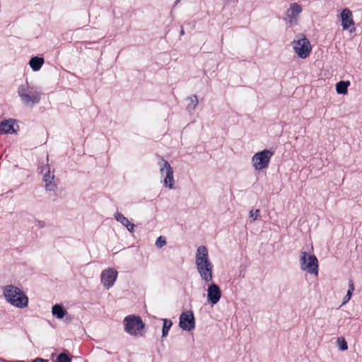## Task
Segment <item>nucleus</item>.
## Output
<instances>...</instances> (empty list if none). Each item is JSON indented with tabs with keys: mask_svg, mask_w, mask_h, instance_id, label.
<instances>
[{
	"mask_svg": "<svg viewBox=\"0 0 362 362\" xmlns=\"http://www.w3.org/2000/svg\"><path fill=\"white\" fill-rule=\"evenodd\" d=\"M57 362H71V358L65 353H62L57 356Z\"/></svg>",
	"mask_w": 362,
	"mask_h": 362,
	"instance_id": "21",
	"label": "nucleus"
},
{
	"mask_svg": "<svg viewBox=\"0 0 362 362\" xmlns=\"http://www.w3.org/2000/svg\"><path fill=\"white\" fill-rule=\"evenodd\" d=\"M293 47L297 55L302 59L307 58L312 50L310 41L304 35L298 36V39L293 42Z\"/></svg>",
	"mask_w": 362,
	"mask_h": 362,
	"instance_id": "7",
	"label": "nucleus"
},
{
	"mask_svg": "<svg viewBox=\"0 0 362 362\" xmlns=\"http://www.w3.org/2000/svg\"><path fill=\"white\" fill-rule=\"evenodd\" d=\"M56 187L55 184L52 181L45 183V189L48 191H54Z\"/></svg>",
	"mask_w": 362,
	"mask_h": 362,
	"instance_id": "23",
	"label": "nucleus"
},
{
	"mask_svg": "<svg viewBox=\"0 0 362 362\" xmlns=\"http://www.w3.org/2000/svg\"><path fill=\"white\" fill-rule=\"evenodd\" d=\"M180 33H181V35H184V30H183V28H182L181 31H180Z\"/></svg>",
	"mask_w": 362,
	"mask_h": 362,
	"instance_id": "31",
	"label": "nucleus"
},
{
	"mask_svg": "<svg viewBox=\"0 0 362 362\" xmlns=\"http://www.w3.org/2000/svg\"><path fill=\"white\" fill-rule=\"evenodd\" d=\"M195 264L201 279L206 283L212 281L214 265L209 259L206 246L198 247L195 255Z\"/></svg>",
	"mask_w": 362,
	"mask_h": 362,
	"instance_id": "1",
	"label": "nucleus"
},
{
	"mask_svg": "<svg viewBox=\"0 0 362 362\" xmlns=\"http://www.w3.org/2000/svg\"><path fill=\"white\" fill-rule=\"evenodd\" d=\"M117 277V272L115 269L112 268L105 269L101 274V283L105 287L110 288L114 285Z\"/></svg>",
	"mask_w": 362,
	"mask_h": 362,
	"instance_id": "10",
	"label": "nucleus"
},
{
	"mask_svg": "<svg viewBox=\"0 0 362 362\" xmlns=\"http://www.w3.org/2000/svg\"><path fill=\"white\" fill-rule=\"evenodd\" d=\"M165 244H166V238L164 236H159L156 241V245L158 248H161Z\"/></svg>",
	"mask_w": 362,
	"mask_h": 362,
	"instance_id": "22",
	"label": "nucleus"
},
{
	"mask_svg": "<svg viewBox=\"0 0 362 362\" xmlns=\"http://www.w3.org/2000/svg\"><path fill=\"white\" fill-rule=\"evenodd\" d=\"M180 327L184 329L190 331L195 327V319L192 310L182 313L180 316Z\"/></svg>",
	"mask_w": 362,
	"mask_h": 362,
	"instance_id": "9",
	"label": "nucleus"
},
{
	"mask_svg": "<svg viewBox=\"0 0 362 362\" xmlns=\"http://www.w3.org/2000/svg\"><path fill=\"white\" fill-rule=\"evenodd\" d=\"M115 219L120 222L123 226H124L128 230L132 232L134 228V225L127 218H126L123 214L119 212H117L115 214Z\"/></svg>",
	"mask_w": 362,
	"mask_h": 362,
	"instance_id": "14",
	"label": "nucleus"
},
{
	"mask_svg": "<svg viewBox=\"0 0 362 362\" xmlns=\"http://www.w3.org/2000/svg\"><path fill=\"white\" fill-rule=\"evenodd\" d=\"M349 86V81H341L336 84V91L339 94H346Z\"/></svg>",
	"mask_w": 362,
	"mask_h": 362,
	"instance_id": "17",
	"label": "nucleus"
},
{
	"mask_svg": "<svg viewBox=\"0 0 362 362\" xmlns=\"http://www.w3.org/2000/svg\"><path fill=\"white\" fill-rule=\"evenodd\" d=\"M302 12V7L297 3L291 4L290 8L286 11V16L289 19L291 25L297 23L298 16Z\"/></svg>",
	"mask_w": 362,
	"mask_h": 362,
	"instance_id": "13",
	"label": "nucleus"
},
{
	"mask_svg": "<svg viewBox=\"0 0 362 362\" xmlns=\"http://www.w3.org/2000/svg\"><path fill=\"white\" fill-rule=\"evenodd\" d=\"M351 298H349L347 296H345L343 298V303L342 305L346 304Z\"/></svg>",
	"mask_w": 362,
	"mask_h": 362,
	"instance_id": "29",
	"label": "nucleus"
},
{
	"mask_svg": "<svg viewBox=\"0 0 362 362\" xmlns=\"http://www.w3.org/2000/svg\"><path fill=\"white\" fill-rule=\"evenodd\" d=\"M341 26L344 30H348L351 26H352V29L350 30V32L355 30L353 15L349 9L344 8L342 10L341 13Z\"/></svg>",
	"mask_w": 362,
	"mask_h": 362,
	"instance_id": "11",
	"label": "nucleus"
},
{
	"mask_svg": "<svg viewBox=\"0 0 362 362\" xmlns=\"http://www.w3.org/2000/svg\"><path fill=\"white\" fill-rule=\"evenodd\" d=\"M221 297V291L218 285L211 284L207 289V298L211 304H216Z\"/></svg>",
	"mask_w": 362,
	"mask_h": 362,
	"instance_id": "12",
	"label": "nucleus"
},
{
	"mask_svg": "<svg viewBox=\"0 0 362 362\" xmlns=\"http://www.w3.org/2000/svg\"><path fill=\"white\" fill-rule=\"evenodd\" d=\"M52 312L54 316L59 319L63 318L66 314L64 307L59 304H56L52 307Z\"/></svg>",
	"mask_w": 362,
	"mask_h": 362,
	"instance_id": "18",
	"label": "nucleus"
},
{
	"mask_svg": "<svg viewBox=\"0 0 362 362\" xmlns=\"http://www.w3.org/2000/svg\"><path fill=\"white\" fill-rule=\"evenodd\" d=\"M163 165L160 168V173L162 175H165L163 180L164 185L169 187V189L174 188V178H173V170L169 163L162 158Z\"/></svg>",
	"mask_w": 362,
	"mask_h": 362,
	"instance_id": "8",
	"label": "nucleus"
},
{
	"mask_svg": "<svg viewBox=\"0 0 362 362\" xmlns=\"http://www.w3.org/2000/svg\"><path fill=\"white\" fill-rule=\"evenodd\" d=\"M274 154L272 149H264L254 154L252 158V166L256 170L267 168L272 157Z\"/></svg>",
	"mask_w": 362,
	"mask_h": 362,
	"instance_id": "5",
	"label": "nucleus"
},
{
	"mask_svg": "<svg viewBox=\"0 0 362 362\" xmlns=\"http://www.w3.org/2000/svg\"><path fill=\"white\" fill-rule=\"evenodd\" d=\"M188 100H189L190 103L187 105V110H194L198 104V98L197 95H191L188 98Z\"/></svg>",
	"mask_w": 362,
	"mask_h": 362,
	"instance_id": "19",
	"label": "nucleus"
},
{
	"mask_svg": "<svg viewBox=\"0 0 362 362\" xmlns=\"http://www.w3.org/2000/svg\"><path fill=\"white\" fill-rule=\"evenodd\" d=\"M4 296L8 302L16 307L24 308L28 305V297L20 288L13 285L4 287Z\"/></svg>",
	"mask_w": 362,
	"mask_h": 362,
	"instance_id": "2",
	"label": "nucleus"
},
{
	"mask_svg": "<svg viewBox=\"0 0 362 362\" xmlns=\"http://www.w3.org/2000/svg\"><path fill=\"white\" fill-rule=\"evenodd\" d=\"M348 291H354V284L353 280L349 279V289Z\"/></svg>",
	"mask_w": 362,
	"mask_h": 362,
	"instance_id": "26",
	"label": "nucleus"
},
{
	"mask_svg": "<svg viewBox=\"0 0 362 362\" xmlns=\"http://www.w3.org/2000/svg\"><path fill=\"white\" fill-rule=\"evenodd\" d=\"M18 94L23 103L29 107L37 104L41 98L40 92L36 88L29 86L28 83L19 86Z\"/></svg>",
	"mask_w": 362,
	"mask_h": 362,
	"instance_id": "3",
	"label": "nucleus"
},
{
	"mask_svg": "<svg viewBox=\"0 0 362 362\" xmlns=\"http://www.w3.org/2000/svg\"><path fill=\"white\" fill-rule=\"evenodd\" d=\"M352 293H353V291H347V293L346 296H347L349 298H351V296H352Z\"/></svg>",
	"mask_w": 362,
	"mask_h": 362,
	"instance_id": "30",
	"label": "nucleus"
},
{
	"mask_svg": "<svg viewBox=\"0 0 362 362\" xmlns=\"http://www.w3.org/2000/svg\"><path fill=\"white\" fill-rule=\"evenodd\" d=\"M144 328L145 324L140 316L129 315L124 319V331L132 336H144Z\"/></svg>",
	"mask_w": 362,
	"mask_h": 362,
	"instance_id": "4",
	"label": "nucleus"
},
{
	"mask_svg": "<svg viewBox=\"0 0 362 362\" xmlns=\"http://www.w3.org/2000/svg\"><path fill=\"white\" fill-rule=\"evenodd\" d=\"M54 179V176H50L49 173L45 174L43 177V180L45 183L49 182V181H52Z\"/></svg>",
	"mask_w": 362,
	"mask_h": 362,
	"instance_id": "25",
	"label": "nucleus"
},
{
	"mask_svg": "<svg viewBox=\"0 0 362 362\" xmlns=\"http://www.w3.org/2000/svg\"><path fill=\"white\" fill-rule=\"evenodd\" d=\"M300 268L310 274H317L318 260L315 255H309L306 252H301L300 258Z\"/></svg>",
	"mask_w": 362,
	"mask_h": 362,
	"instance_id": "6",
	"label": "nucleus"
},
{
	"mask_svg": "<svg viewBox=\"0 0 362 362\" xmlns=\"http://www.w3.org/2000/svg\"><path fill=\"white\" fill-rule=\"evenodd\" d=\"M31 362H49L47 359H44L42 358H36L33 360Z\"/></svg>",
	"mask_w": 362,
	"mask_h": 362,
	"instance_id": "28",
	"label": "nucleus"
},
{
	"mask_svg": "<svg viewBox=\"0 0 362 362\" xmlns=\"http://www.w3.org/2000/svg\"><path fill=\"white\" fill-rule=\"evenodd\" d=\"M173 323L171 320L165 319L163 320V326L162 330L163 337H166L168 334V332L172 326Z\"/></svg>",
	"mask_w": 362,
	"mask_h": 362,
	"instance_id": "20",
	"label": "nucleus"
},
{
	"mask_svg": "<svg viewBox=\"0 0 362 362\" xmlns=\"http://www.w3.org/2000/svg\"><path fill=\"white\" fill-rule=\"evenodd\" d=\"M13 132V123L11 119L5 120L0 123V134H8Z\"/></svg>",
	"mask_w": 362,
	"mask_h": 362,
	"instance_id": "15",
	"label": "nucleus"
},
{
	"mask_svg": "<svg viewBox=\"0 0 362 362\" xmlns=\"http://www.w3.org/2000/svg\"><path fill=\"white\" fill-rule=\"evenodd\" d=\"M44 64V59L39 57H33L30 59L29 64L34 71H39Z\"/></svg>",
	"mask_w": 362,
	"mask_h": 362,
	"instance_id": "16",
	"label": "nucleus"
},
{
	"mask_svg": "<svg viewBox=\"0 0 362 362\" xmlns=\"http://www.w3.org/2000/svg\"><path fill=\"white\" fill-rule=\"evenodd\" d=\"M340 348L341 350H346L348 349L347 343L344 339H342V344L341 345Z\"/></svg>",
	"mask_w": 362,
	"mask_h": 362,
	"instance_id": "27",
	"label": "nucleus"
},
{
	"mask_svg": "<svg viewBox=\"0 0 362 362\" xmlns=\"http://www.w3.org/2000/svg\"><path fill=\"white\" fill-rule=\"evenodd\" d=\"M260 216V211L259 209H256L255 212L253 211H250V216L253 218V220H256L258 216Z\"/></svg>",
	"mask_w": 362,
	"mask_h": 362,
	"instance_id": "24",
	"label": "nucleus"
}]
</instances>
